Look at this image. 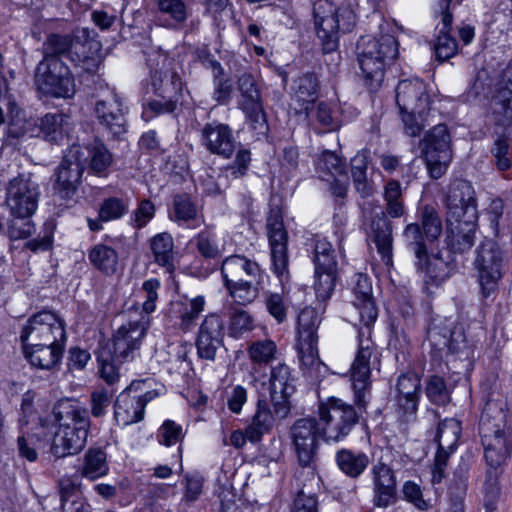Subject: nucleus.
Masks as SVG:
<instances>
[{
	"label": "nucleus",
	"instance_id": "obj_59",
	"mask_svg": "<svg viewBox=\"0 0 512 512\" xmlns=\"http://www.w3.org/2000/svg\"><path fill=\"white\" fill-rule=\"evenodd\" d=\"M317 167L320 171H326L333 177L346 174L345 162L334 152L324 151L319 160Z\"/></svg>",
	"mask_w": 512,
	"mask_h": 512
},
{
	"label": "nucleus",
	"instance_id": "obj_17",
	"mask_svg": "<svg viewBox=\"0 0 512 512\" xmlns=\"http://www.w3.org/2000/svg\"><path fill=\"white\" fill-rule=\"evenodd\" d=\"M367 241L373 243L382 261L388 266L392 264L393 256V226L385 212L380 210L374 215L367 216L364 211V222Z\"/></svg>",
	"mask_w": 512,
	"mask_h": 512
},
{
	"label": "nucleus",
	"instance_id": "obj_3",
	"mask_svg": "<svg viewBox=\"0 0 512 512\" xmlns=\"http://www.w3.org/2000/svg\"><path fill=\"white\" fill-rule=\"evenodd\" d=\"M419 149L429 176L440 179L453 159L452 136L447 125L437 124L426 131Z\"/></svg>",
	"mask_w": 512,
	"mask_h": 512
},
{
	"label": "nucleus",
	"instance_id": "obj_50",
	"mask_svg": "<svg viewBox=\"0 0 512 512\" xmlns=\"http://www.w3.org/2000/svg\"><path fill=\"white\" fill-rule=\"evenodd\" d=\"M73 40L67 35L51 34L43 44L42 60H62L63 56L68 57Z\"/></svg>",
	"mask_w": 512,
	"mask_h": 512
},
{
	"label": "nucleus",
	"instance_id": "obj_54",
	"mask_svg": "<svg viewBox=\"0 0 512 512\" xmlns=\"http://www.w3.org/2000/svg\"><path fill=\"white\" fill-rule=\"evenodd\" d=\"M113 392L104 387L95 388L90 394V413L94 418L104 417L112 403Z\"/></svg>",
	"mask_w": 512,
	"mask_h": 512
},
{
	"label": "nucleus",
	"instance_id": "obj_43",
	"mask_svg": "<svg viewBox=\"0 0 512 512\" xmlns=\"http://www.w3.org/2000/svg\"><path fill=\"white\" fill-rule=\"evenodd\" d=\"M321 316L318 311L312 307H305L298 315V342L318 341L317 330L321 324Z\"/></svg>",
	"mask_w": 512,
	"mask_h": 512
},
{
	"label": "nucleus",
	"instance_id": "obj_60",
	"mask_svg": "<svg viewBox=\"0 0 512 512\" xmlns=\"http://www.w3.org/2000/svg\"><path fill=\"white\" fill-rule=\"evenodd\" d=\"M81 483L77 478L72 476H63L58 482L60 501L62 508H65L66 504L71 501L72 504H76V499L80 496Z\"/></svg>",
	"mask_w": 512,
	"mask_h": 512
},
{
	"label": "nucleus",
	"instance_id": "obj_9",
	"mask_svg": "<svg viewBox=\"0 0 512 512\" xmlns=\"http://www.w3.org/2000/svg\"><path fill=\"white\" fill-rule=\"evenodd\" d=\"M237 87L240 92L238 106L245 114L247 123L257 135L265 136L268 132V124L255 77L251 73L244 72L237 79Z\"/></svg>",
	"mask_w": 512,
	"mask_h": 512
},
{
	"label": "nucleus",
	"instance_id": "obj_16",
	"mask_svg": "<svg viewBox=\"0 0 512 512\" xmlns=\"http://www.w3.org/2000/svg\"><path fill=\"white\" fill-rule=\"evenodd\" d=\"M146 334V326L141 321H129L122 324L113 334L112 346L114 359L118 363L134 360Z\"/></svg>",
	"mask_w": 512,
	"mask_h": 512
},
{
	"label": "nucleus",
	"instance_id": "obj_58",
	"mask_svg": "<svg viewBox=\"0 0 512 512\" xmlns=\"http://www.w3.org/2000/svg\"><path fill=\"white\" fill-rule=\"evenodd\" d=\"M319 83L312 73L302 75L297 80L296 95L304 102L312 103L317 98Z\"/></svg>",
	"mask_w": 512,
	"mask_h": 512
},
{
	"label": "nucleus",
	"instance_id": "obj_8",
	"mask_svg": "<svg viewBox=\"0 0 512 512\" xmlns=\"http://www.w3.org/2000/svg\"><path fill=\"white\" fill-rule=\"evenodd\" d=\"M20 340L23 345L32 346L66 342L65 322L52 311H40L29 317L22 328Z\"/></svg>",
	"mask_w": 512,
	"mask_h": 512
},
{
	"label": "nucleus",
	"instance_id": "obj_55",
	"mask_svg": "<svg viewBox=\"0 0 512 512\" xmlns=\"http://www.w3.org/2000/svg\"><path fill=\"white\" fill-rule=\"evenodd\" d=\"M36 131V120L15 116L8 123L6 136L8 139H20L25 136L35 137Z\"/></svg>",
	"mask_w": 512,
	"mask_h": 512
},
{
	"label": "nucleus",
	"instance_id": "obj_49",
	"mask_svg": "<svg viewBox=\"0 0 512 512\" xmlns=\"http://www.w3.org/2000/svg\"><path fill=\"white\" fill-rule=\"evenodd\" d=\"M192 242L195 244L198 253L206 259H215L221 254L217 236L212 226H207L200 231Z\"/></svg>",
	"mask_w": 512,
	"mask_h": 512
},
{
	"label": "nucleus",
	"instance_id": "obj_27",
	"mask_svg": "<svg viewBox=\"0 0 512 512\" xmlns=\"http://www.w3.org/2000/svg\"><path fill=\"white\" fill-rule=\"evenodd\" d=\"M478 219L446 220L445 242L453 254L468 252L475 242Z\"/></svg>",
	"mask_w": 512,
	"mask_h": 512
},
{
	"label": "nucleus",
	"instance_id": "obj_13",
	"mask_svg": "<svg viewBox=\"0 0 512 512\" xmlns=\"http://www.w3.org/2000/svg\"><path fill=\"white\" fill-rule=\"evenodd\" d=\"M446 220L478 219L475 190L466 180H455L444 198Z\"/></svg>",
	"mask_w": 512,
	"mask_h": 512
},
{
	"label": "nucleus",
	"instance_id": "obj_53",
	"mask_svg": "<svg viewBox=\"0 0 512 512\" xmlns=\"http://www.w3.org/2000/svg\"><path fill=\"white\" fill-rule=\"evenodd\" d=\"M420 226L429 242L435 241L440 236L442 232V222L438 212L433 207H423Z\"/></svg>",
	"mask_w": 512,
	"mask_h": 512
},
{
	"label": "nucleus",
	"instance_id": "obj_38",
	"mask_svg": "<svg viewBox=\"0 0 512 512\" xmlns=\"http://www.w3.org/2000/svg\"><path fill=\"white\" fill-rule=\"evenodd\" d=\"M82 477L89 480H96L108 474L106 453L100 448H90L84 455L80 468Z\"/></svg>",
	"mask_w": 512,
	"mask_h": 512
},
{
	"label": "nucleus",
	"instance_id": "obj_36",
	"mask_svg": "<svg viewBox=\"0 0 512 512\" xmlns=\"http://www.w3.org/2000/svg\"><path fill=\"white\" fill-rule=\"evenodd\" d=\"M57 422L68 424L76 428H90L91 421L86 407L77 401L61 403L55 412Z\"/></svg>",
	"mask_w": 512,
	"mask_h": 512
},
{
	"label": "nucleus",
	"instance_id": "obj_33",
	"mask_svg": "<svg viewBox=\"0 0 512 512\" xmlns=\"http://www.w3.org/2000/svg\"><path fill=\"white\" fill-rule=\"evenodd\" d=\"M69 117L63 113H47L37 119L36 136H42L46 141L59 143L65 137Z\"/></svg>",
	"mask_w": 512,
	"mask_h": 512
},
{
	"label": "nucleus",
	"instance_id": "obj_56",
	"mask_svg": "<svg viewBox=\"0 0 512 512\" xmlns=\"http://www.w3.org/2000/svg\"><path fill=\"white\" fill-rule=\"evenodd\" d=\"M450 30L451 26L449 27V29H445L444 25L442 24V28L434 43V53L436 59H438L439 61H445L447 59H450L457 52V42L453 37L450 36Z\"/></svg>",
	"mask_w": 512,
	"mask_h": 512
},
{
	"label": "nucleus",
	"instance_id": "obj_12",
	"mask_svg": "<svg viewBox=\"0 0 512 512\" xmlns=\"http://www.w3.org/2000/svg\"><path fill=\"white\" fill-rule=\"evenodd\" d=\"M151 86L161 100L149 101L143 110L147 118L164 113H172L176 108L178 96L181 92V81L176 74H162L156 71L151 78Z\"/></svg>",
	"mask_w": 512,
	"mask_h": 512
},
{
	"label": "nucleus",
	"instance_id": "obj_45",
	"mask_svg": "<svg viewBox=\"0 0 512 512\" xmlns=\"http://www.w3.org/2000/svg\"><path fill=\"white\" fill-rule=\"evenodd\" d=\"M461 430V423L455 418H446L439 422L435 435L438 448L454 452L459 441Z\"/></svg>",
	"mask_w": 512,
	"mask_h": 512
},
{
	"label": "nucleus",
	"instance_id": "obj_40",
	"mask_svg": "<svg viewBox=\"0 0 512 512\" xmlns=\"http://www.w3.org/2000/svg\"><path fill=\"white\" fill-rule=\"evenodd\" d=\"M269 382L272 395L291 396L295 392V377L291 368L283 362L271 367Z\"/></svg>",
	"mask_w": 512,
	"mask_h": 512
},
{
	"label": "nucleus",
	"instance_id": "obj_20",
	"mask_svg": "<svg viewBox=\"0 0 512 512\" xmlns=\"http://www.w3.org/2000/svg\"><path fill=\"white\" fill-rule=\"evenodd\" d=\"M203 146L212 154L229 159L239 145L229 125L213 121L201 131Z\"/></svg>",
	"mask_w": 512,
	"mask_h": 512
},
{
	"label": "nucleus",
	"instance_id": "obj_2",
	"mask_svg": "<svg viewBox=\"0 0 512 512\" xmlns=\"http://www.w3.org/2000/svg\"><path fill=\"white\" fill-rule=\"evenodd\" d=\"M357 61L365 85L376 91L383 83L386 67L398 56V42L394 36H362L356 46Z\"/></svg>",
	"mask_w": 512,
	"mask_h": 512
},
{
	"label": "nucleus",
	"instance_id": "obj_22",
	"mask_svg": "<svg viewBox=\"0 0 512 512\" xmlns=\"http://www.w3.org/2000/svg\"><path fill=\"white\" fill-rule=\"evenodd\" d=\"M273 271L279 278L288 274V235L278 215H271L267 222Z\"/></svg>",
	"mask_w": 512,
	"mask_h": 512
},
{
	"label": "nucleus",
	"instance_id": "obj_57",
	"mask_svg": "<svg viewBox=\"0 0 512 512\" xmlns=\"http://www.w3.org/2000/svg\"><path fill=\"white\" fill-rule=\"evenodd\" d=\"M253 329V318L242 309H234L230 314L229 332L232 337L238 338Z\"/></svg>",
	"mask_w": 512,
	"mask_h": 512
},
{
	"label": "nucleus",
	"instance_id": "obj_46",
	"mask_svg": "<svg viewBox=\"0 0 512 512\" xmlns=\"http://www.w3.org/2000/svg\"><path fill=\"white\" fill-rule=\"evenodd\" d=\"M503 470L500 466H489L483 485L484 507L486 512H494L500 497L499 477Z\"/></svg>",
	"mask_w": 512,
	"mask_h": 512
},
{
	"label": "nucleus",
	"instance_id": "obj_25",
	"mask_svg": "<svg viewBox=\"0 0 512 512\" xmlns=\"http://www.w3.org/2000/svg\"><path fill=\"white\" fill-rule=\"evenodd\" d=\"M95 115L99 123L114 137L127 131V121L122 99L113 93L110 98L98 100L95 104Z\"/></svg>",
	"mask_w": 512,
	"mask_h": 512
},
{
	"label": "nucleus",
	"instance_id": "obj_42",
	"mask_svg": "<svg viewBox=\"0 0 512 512\" xmlns=\"http://www.w3.org/2000/svg\"><path fill=\"white\" fill-rule=\"evenodd\" d=\"M155 261L171 272L174 269V241L169 233L155 235L150 242Z\"/></svg>",
	"mask_w": 512,
	"mask_h": 512
},
{
	"label": "nucleus",
	"instance_id": "obj_29",
	"mask_svg": "<svg viewBox=\"0 0 512 512\" xmlns=\"http://www.w3.org/2000/svg\"><path fill=\"white\" fill-rule=\"evenodd\" d=\"M221 274L224 283H237V281L264 277L260 265L244 255L226 257L221 265Z\"/></svg>",
	"mask_w": 512,
	"mask_h": 512
},
{
	"label": "nucleus",
	"instance_id": "obj_7",
	"mask_svg": "<svg viewBox=\"0 0 512 512\" xmlns=\"http://www.w3.org/2000/svg\"><path fill=\"white\" fill-rule=\"evenodd\" d=\"M37 90L53 98H72L76 92L75 79L63 60H42L35 73Z\"/></svg>",
	"mask_w": 512,
	"mask_h": 512
},
{
	"label": "nucleus",
	"instance_id": "obj_1",
	"mask_svg": "<svg viewBox=\"0 0 512 512\" xmlns=\"http://www.w3.org/2000/svg\"><path fill=\"white\" fill-rule=\"evenodd\" d=\"M353 293V305L359 312L364 328H360L358 332V348L350 368V381L355 405L360 411H365L371 394V366L379 363L378 353L371 339V326L377 319L378 310L367 275H356Z\"/></svg>",
	"mask_w": 512,
	"mask_h": 512
},
{
	"label": "nucleus",
	"instance_id": "obj_47",
	"mask_svg": "<svg viewBox=\"0 0 512 512\" xmlns=\"http://www.w3.org/2000/svg\"><path fill=\"white\" fill-rule=\"evenodd\" d=\"M368 153L366 151L358 152L351 159V174L355 189L362 197L371 194L372 188L367 180Z\"/></svg>",
	"mask_w": 512,
	"mask_h": 512
},
{
	"label": "nucleus",
	"instance_id": "obj_26",
	"mask_svg": "<svg viewBox=\"0 0 512 512\" xmlns=\"http://www.w3.org/2000/svg\"><path fill=\"white\" fill-rule=\"evenodd\" d=\"M401 237L405 246L414 253L417 270L424 273L430 279H436L438 275L434 273L430 257L428 255V248L425 233L422 231L418 223H409L405 226Z\"/></svg>",
	"mask_w": 512,
	"mask_h": 512
},
{
	"label": "nucleus",
	"instance_id": "obj_63",
	"mask_svg": "<svg viewBox=\"0 0 512 512\" xmlns=\"http://www.w3.org/2000/svg\"><path fill=\"white\" fill-rule=\"evenodd\" d=\"M494 112L502 115L504 122L512 123V87H501L493 100Z\"/></svg>",
	"mask_w": 512,
	"mask_h": 512
},
{
	"label": "nucleus",
	"instance_id": "obj_14",
	"mask_svg": "<svg viewBox=\"0 0 512 512\" xmlns=\"http://www.w3.org/2000/svg\"><path fill=\"white\" fill-rule=\"evenodd\" d=\"M79 145H72L64 155L55 182V190L62 198L72 197L85 169L86 158Z\"/></svg>",
	"mask_w": 512,
	"mask_h": 512
},
{
	"label": "nucleus",
	"instance_id": "obj_35",
	"mask_svg": "<svg viewBox=\"0 0 512 512\" xmlns=\"http://www.w3.org/2000/svg\"><path fill=\"white\" fill-rule=\"evenodd\" d=\"M88 259L95 269L105 275L111 276L118 269V253L109 245L98 243L92 246L88 252Z\"/></svg>",
	"mask_w": 512,
	"mask_h": 512
},
{
	"label": "nucleus",
	"instance_id": "obj_39",
	"mask_svg": "<svg viewBox=\"0 0 512 512\" xmlns=\"http://www.w3.org/2000/svg\"><path fill=\"white\" fill-rule=\"evenodd\" d=\"M86 150L87 156L83 157L86 158V162L88 161L89 171L99 176H105L113 163L111 152L98 140L93 141Z\"/></svg>",
	"mask_w": 512,
	"mask_h": 512
},
{
	"label": "nucleus",
	"instance_id": "obj_64",
	"mask_svg": "<svg viewBox=\"0 0 512 512\" xmlns=\"http://www.w3.org/2000/svg\"><path fill=\"white\" fill-rule=\"evenodd\" d=\"M128 211V205L124 200L111 197L106 199L100 207L99 217L105 222L121 218Z\"/></svg>",
	"mask_w": 512,
	"mask_h": 512
},
{
	"label": "nucleus",
	"instance_id": "obj_44",
	"mask_svg": "<svg viewBox=\"0 0 512 512\" xmlns=\"http://www.w3.org/2000/svg\"><path fill=\"white\" fill-rule=\"evenodd\" d=\"M262 279H249L237 283H224L229 295L240 305L252 303L258 296Z\"/></svg>",
	"mask_w": 512,
	"mask_h": 512
},
{
	"label": "nucleus",
	"instance_id": "obj_48",
	"mask_svg": "<svg viewBox=\"0 0 512 512\" xmlns=\"http://www.w3.org/2000/svg\"><path fill=\"white\" fill-rule=\"evenodd\" d=\"M385 214L391 218H400L405 214L402 188L398 181L390 180L384 187Z\"/></svg>",
	"mask_w": 512,
	"mask_h": 512
},
{
	"label": "nucleus",
	"instance_id": "obj_41",
	"mask_svg": "<svg viewBox=\"0 0 512 512\" xmlns=\"http://www.w3.org/2000/svg\"><path fill=\"white\" fill-rule=\"evenodd\" d=\"M273 414L265 400H259L257 410L247 427V437L251 442L259 441L262 436L268 433L273 425Z\"/></svg>",
	"mask_w": 512,
	"mask_h": 512
},
{
	"label": "nucleus",
	"instance_id": "obj_4",
	"mask_svg": "<svg viewBox=\"0 0 512 512\" xmlns=\"http://www.w3.org/2000/svg\"><path fill=\"white\" fill-rule=\"evenodd\" d=\"M315 29L323 51L332 52L338 47L339 34L349 32L356 24V14L351 4L342 5L325 14L320 1L314 6Z\"/></svg>",
	"mask_w": 512,
	"mask_h": 512
},
{
	"label": "nucleus",
	"instance_id": "obj_37",
	"mask_svg": "<svg viewBox=\"0 0 512 512\" xmlns=\"http://www.w3.org/2000/svg\"><path fill=\"white\" fill-rule=\"evenodd\" d=\"M158 12L165 21V26L178 28L190 16L191 10L184 0H157Z\"/></svg>",
	"mask_w": 512,
	"mask_h": 512
},
{
	"label": "nucleus",
	"instance_id": "obj_5",
	"mask_svg": "<svg viewBox=\"0 0 512 512\" xmlns=\"http://www.w3.org/2000/svg\"><path fill=\"white\" fill-rule=\"evenodd\" d=\"M504 260L503 249L492 239L483 240L476 248L473 265L483 297L487 298L497 292L503 276Z\"/></svg>",
	"mask_w": 512,
	"mask_h": 512
},
{
	"label": "nucleus",
	"instance_id": "obj_51",
	"mask_svg": "<svg viewBox=\"0 0 512 512\" xmlns=\"http://www.w3.org/2000/svg\"><path fill=\"white\" fill-rule=\"evenodd\" d=\"M318 341L298 342V356L302 369L312 374L320 370L322 362L318 354Z\"/></svg>",
	"mask_w": 512,
	"mask_h": 512
},
{
	"label": "nucleus",
	"instance_id": "obj_28",
	"mask_svg": "<svg viewBox=\"0 0 512 512\" xmlns=\"http://www.w3.org/2000/svg\"><path fill=\"white\" fill-rule=\"evenodd\" d=\"M90 428H76L58 422L51 451L57 458L79 453L86 445Z\"/></svg>",
	"mask_w": 512,
	"mask_h": 512
},
{
	"label": "nucleus",
	"instance_id": "obj_32",
	"mask_svg": "<svg viewBox=\"0 0 512 512\" xmlns=\"http://www.w3.org/2000/svg\"><path fill=\"white\" fill-rule=\"evenodd\" d=\"M169 217L179 226L186 225L190 228H197L204 223L196 205L187 194H178L174 197Z\"/></svg>",
	"mask_w": 512,
	"mask_h": 512
},
{
	"label": "nucleus",
	"instance_id": "obj_61",
	"mask_svg": "<svg viewBox=\"0 0 512 512\" xmlns=\"http://www.w3.org/2000/svg\"><path fill=\"white\" fill-rule=\"evenodd\" d=\"M337 272L315 271V292L318 299L326 301L335 288Z\"/></svg>",
	"mask_w": 512,
	"mask_h": 512
},
{
	"label": "nucleus",
	"instance_id": "obj_30",
	"mask_svg": "<svg viewBox=\"0 0 512 512\" xmlns=\"http://www.w3.org/2000/svg\"><path fill=\"white\" fill-rule=\"evenodd\" d=\"M64 346L65 342L39 343V346L23 345V352L33 366L49 370L61 360Z\"/></svg>",
	"mask_w": 512,
	"mask_h": 512
},
{
	"label": "nucleus",
	"instance_id": "obj_18",
	"mask_svg": "<svg viewBox=\"0 0 512 512\" xmlns=\"http://www.w3.org/2000/svg\"><path fill=\"white\" fill-rule=\"evenodd\" d=\"M147 383L148 380L133 381L117 396L114 403V417L119 425H131L143 419V402H141V395L137 392Z\"/></svg>",
	"mask_w": 512,
	"mask_h": 512
},
{
	"label": "nucleus",
	"instance_id": "obj_62",
	"mask_svg": "<svg viewBox=\"0 0 512 512\" xmlns=\"http://www.w3.org/2000/svg\"><path fill=\"white\" fill-rule=\"evenodd\" d=\"M7 229V235L11 240H21L30 237L34 231V223L30 217L13 216Z\"/></svg>",
	"mask_w": 512,
	"mask_h": 512
},
{
	"label": "nucleus",
	"instance_id": "obj_52",
	"mask_svg": "<svg viewBox=\"0 0 512 512\" xmlns=\"http://www.w3.org/2000/svg\"><path fill=\"white\" fill-rule=\"evenodd\" d=\"M277 346L270 339L253 342L248 348V355L256 364H268L276 358Z\"/></svg>",
	"mask_w": 512,
	"mask_h": 512
},
{
	"label": "nucleus",
	"instance_id": "obj_19",
	"mask_svg": "<svg viewBox=\"0 0 512 512\" xmlns=\"http://www.w3.org/2000/svg\"><path fill=\"white\" fill-rule=\"evenodd\" d=\"M372 477V504L377 508H387L397 501V479L393 469L383 463L374 464L370 470Z\"/></svg>",
	"mask_w": 512,
	"mask_h": 512
},
{
	"label": "nucleus",
	"instance_id": "obj_11",
	"mask_svg": "<svg viewBox=\"0 0 512 512\" xmlns=\"http://www.w3.org/2000/svg\"><path fill=\"white\" fill-rule=\"evenodd\" d=\"M322 431L320 420L311 417L298 419L292 425L290 436L301 466L309 467L313 464L318 449V438L323 439Z\"/></svg>",
	"mask_w": 512,
	"mask_h": 512
},
{
	"label": "nucleus",
	"instance_id": "obj_24",
	"mask_svg": "<svg viewBox=\"0 0 512 512\" xmlns=\"http://www.w3.org/2000/svg\"><path fill=\"white\" fill-rule=\"evenodd\" d=\"M396 103L400 111H417L422 117L430 111V98L419 79L401 80L396 87Z\"/></svg>",
	"mask_w": 512,
	"mask_h": 512
},
{
	"label": "nucleus",
	"instance_id": "obj_15",
	"mask_svg": "<svg viewBox=\"0 0 512 512\" xmlns=\"http://www.w3.org/2000/svg\"><path fill=\"white\" fill-rule=\"evenodd\" d=\"M479 433L487 465L501 466L511 454L512 441L498 424H492L485 416L481 417Z\"/></svg>",
	"mask_w": 512,
	"mask_h": 512
},
{
	"label": "nucleus",
	"instance_id": "obj_10",
	"mask_svg": "<svg viewBox=\"0 0 512 512\" xmlns=\"http://www.w3.org/2000/svg\"><path fill=\"white\" fill-rule=\"evenodd\" d=\"M39 185L29 175H19L6 187L5 203L12 216L31 217L37 209Z\"/></svg>",
	"mask_w": 512,
	"mask_h": 512
},
{
	"label": "nucleus",
	"instance_id": "obj_21",
	"mask_svg": "<svg viewBox=\"0 0 512 512\" xmlns=\"http://www.w3.org/2000/svg\"><path fill=\"white\" fill-rule=\"evenodd\" d=\"M224 322L217 314H208L202 321L196 338L197 354L201 359L214 361L223 344Z\"/></svg>",
	"mask_w": 512,
	"mask_h": 512
},
{
	"label": "nucleus",
	"instance_id": "obj_34",
	"mask_svg": "<svg viewBox=\"0 0 512 512\" xmlns=\"http://www.w3.org/2000/svg\"><path fill=\"white\" fill-rule=\"evenodd\" d=\"M335 461L340 471L352 479L358 478L370 463L366 453L346 448L336 452Z\"/></svg>",
	"mask_w": 512,
	"mask_h": 512
},
{
	"label": "nucleus",
	"instance_id": "obj_6",
	"mask_svg": "<svg viewBox=\"0 0 512 512\" xmlns=\"http://www.w3.org/2000/svg\"><path fill=\"white\" fill-rule=\"evenodd\" d=\"M319 420L323 440L327 443L343 441L358 422L355 408L341 399L331 397L319 406Z\"/></svg>",
	"mask_w": 512,
	"mask_h": 512
},
{
	"label": "nucleus",
	"instance_id": "obj_31",
	"mask_svg": "<svg viewBox=\"0 0 512 512\" xmlns=\"http://www.w3.org/2000/svg\"><path fill=\"white\" fill-rule=\"evenodd\" d=\"M204 296L193 298L183 297L172 304L173 312L179 319V328L183 332H188L195 327L196 321L205 307Z\"/></svg>",
	"mask_w": 512,
	"mask_h": 512
},
{
	"label": "nucleus",
	"instance_id": "obj_23",
	"mask_svg": "<svg viewBox=\"0 0 512 512\" xmlns=\"http://www.w3.org/2000/svg\"><path fill=\"white\" fill-rule=\"evenodd\" d=\"M398 413L404 422L415 419L421 394V380L414 373L402 374L398 377L397 384Z\"/></svg>",
	"mask_w": 512,
	"mask_h": 512
}]
</instances>
